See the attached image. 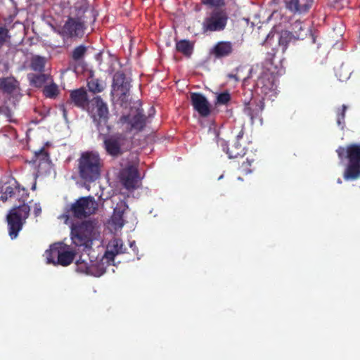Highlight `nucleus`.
Masks as SVG:
<instances>
[{
	"mask_svg": "<svg viewBox=\"0 0 360 360\" xmlns=\"http://www.w3.org/2000/svg\"><path fill=\"white\" fill-rule=\"evenodd\" d=\"M309 32V25L300 21H295L292 24L293 37L297 39H303Z\"/></svg>",
	"mask_w": 360,
	"mask_h": 360,
	"instance_id": "nucleus-22",
	"label": "nucleus"
},
{
	"mask_svg": "<svg viewBox=\"0 0 360 360\" xmlns=\"http://www.w3.org/2000/svg\"><path fill=\"white\" fill-rule=\"evenodd\" d=\"M338 182L339 184H341V183H342L341 179H338Z\"/></svg>",
	"mask_w": 360,
	"mask_h": 360,
	"instance_id": "nucleus-47",
	"label": "nucleus"
},
{
	"mask_svg": "<svg viewBox=\"0 0 360 360\" xmlns=\"http://www.w3.org/2000/svg\"><path fill=\"white\" fill-rule=\"evenodd\" d=\"M292 36V33L288 31L281 32L278 43L279 45L283 47V51H285L288 44L291 40Z\"/></svg>",
	"mask_w": 360,
	"mask_h": 360,
	"instance_id": "nucleus-32",
	"label": "nucleus"
},
{
	"mask_svg": "<svg viewBox=\"0 0 360 360\" xmlns=\"http://www.w3.org/2000/svg\"><path fill=\"white\" fill-rule=\"evenodd\" d=\"M346 105H342V112H341L340 115H338V120H337V122L339 125L341 124L342 122L344 121V118H345V112L346 110Z\"/></svg>",
	"mask_w": 360,
	"mask_h": 360,
	"instance_id": "nucleus-39",
	"label": "nucleus"
},
{
	"mask_svg": "<svg viewBox=\"0 0 360 360\" xmlns=\"http://www.w3.org/2000/svg\"><path fill=\"white\" fill-rule=\"evenodd\" d=\"M252 72V68H248L247 67H239L236 70V74H231L229 75L230 78H233L236 81L243 79V84L250 77Z\"/></svg>",
	"mask_w": 360,
	"mask_h": 360,
	"instance_id": "nucleus-27",
	"label": "nucleus"
},
{
	"mask_svg": "<svg viewBox=\"0 0 360 360\" xmlns=\"http://www.w3.org/2000/svg\"><path fill=\"white\" fill-rule=\"evenodd\" d=\"M36 156L42 155V156H49L48 152L45 150L44 147L34 152Z\"/></svg>",
	"mask_w": 360,
	"mask_h": 360,
	"instance_id": "nucleus-42",
	"label": "nucleus"
},
{
	"mask_svg": "<svg viewBox=\"0 0 360 360\" xmlns=\"http://www.w3.org/2000/svg\"><path fill=\"white\" fill-rule=\"evenodd\" d=\"M286 8L294 13L307 12L313 4V0H285Z\"/></svg>",
	"mask_w": 360,
	"mask_h": 360,
	"instance_id": "nucleus-13",
	"label": "nucleus"
},
{
	"mask_svg": "<svg viewBox=\"0 0 360 360\" xmlns=\"http://www.w3.org/2000/svg\"><path fill=\"white\" fill-rule=\"evenodd\" d=\"M233 51V45L229 41H220L217 43L212 53L217 58H223L229 56Z\"/></svg>",
	"mask_w": 360,
	"mask_h": 360,
	"instance_id": "nucleus-17",
	"label": "nucleus"
},
{
	"mask_svg": "<svg viewBox=\"0 0 360 360\" xmlns=\"http://www.w3.org/2000/svg\"><path fill=\"white\" fill-rule=\"evenodd\" d=\"M75 255L74 252L66 250V246L65 245L60 255H59L58 259L56 260V264L63 266H68L74 260Z\"/></svg>",
	"mask_w": 360,
	"mask_h": 360,
	"instance_id": "nucleus-24",
	"label": "nucleus"
},
{
	"mask_svg": "<svg viewBox=\"0 0 360 360\" xmlns=\"http://www.w3.org/2000/svg\"><path fill=\"white\" fill-rule=\"evenodd\" d=\"M191 102L194 109L202 117L210 114V105L205 96L200 94H191Z\"/></svg>",
	"mask_w": 360,
	"mask_h": 360,
	"instance_id": "nucleus-12",
	"label": "nucleus"
},
{
	"mask_svg": "<svg viewBox=\"0 0 360 360\" xmlns=\"http://www.w3.org/2000/svg\"><path fill=\"white\" fill-rule=\"evenodd\" d=\"M70 97L72 101L78 107L84 108L88 104L87 94L83 89L72 91Z\"/></svg>",
	"mask_w": 360,
	"mask_h": 360,
	"instance_id": "nucleus-21",
	"label": "nucleus"
},
{
	"mask_svg": "<svg viewBox=\"0 0 360 360\" xmlns=\"http://www.w3.org/2000/svg\"><path fill=\"white\" fill-rule=\"evenodd\" d=\"M88 86L89 90L94 93L101 92L105 88L104 84L96 79H91L89 81Z\"/></svg>",
	"mask_w": 360,
	"mask_h": 360,
	"instance_id": "nucleus-31",
	"label": "nucleus"
},
{
	"mask_svg": "<svg viewBox=\"0 0 360 360\" xmlns=\"http://www.w3.org/2000/svg\"><path fill=\"white\" fill-rule=\"evenodd\" d=\"M27 162L37 166V176L49 174L53 167L51 159H32Z\"/></svg>",
	"mask_w": 360,
	"mask_h": 360,
	"instance_id": "nucleus-16",
	"label": "nucleus"
},
{
	"mask_svg": "<svg viewBox=\"0 0 360 360\" xmlns=\"http://www.w3.org/2000/svg\"><path fill=\"white\" fill-rule=\"evenodd\" d=\"M98 204L94 197H81L73 202L67 212L75 218L82 219L96 213Z\"/></svg>",
	"mask_w": 360,
	"mask_h": 360,
	"instance_id": "nucleus-3",
	"label": "nucleus"
},
{
	"mask_svg": "<svg viewBox=\"0 0 360 360\" xmlns=\"http://www.w3.org/2000/svg\"><path fill=\"white\" fill-rule=\"evenodd\" d=\"M129 92V84L127 83L119 84L117 81L115 79L112 86V94L113 96L119 97L122 101L127 96Z\"/></svg>",
	"mask_w": 360,
	"mask_h": 360,
	"instance_id": "nucleus-25",
	"label": "nucleus"
},
{
	"mask_svg": "<svg viewBox=\"0 0 360 360\" xmlns=\"http://www.w3.org/2000/svg\"><path fill=\"white\" fill-rule=\"evenodd\" d=\"M98 154L96 153H93L91 151H86V152H84L82 154V156L81 158H98Z\"/></svg>",
	"mask_w": 360,
	"mask_h": 360,
	"instance_id": "nucleus-40",
	"label": "nucleus"
},
{
	"mask_svg": "<svg viewBox=\"0 0 360 360\" xmlns=\"http://www.w3.org/2000/svg\"><path fill=\"white\" fill-rule=\"evenodd\" d=\"M202 2L210 6H219L224 3V0H202Z\"/></svg>",
	"mask_w": 360,
	"mask_h": 360,
	"instance_id": "nucleus-37",
	"label": "nucleus"
},
{
	"mask_svg": "<svg viewBox=\"0 0 360 360\" xmlns=\"http://www.w3.org/2000/svg\"><path fill=\"white\" fill-rule=\"evenodd\" d=\"M5 194L8 195L10 197H11L13 194V188H11V186L6 187Z\"/></svg>",
	"mask_w": 360,
	"mask_h": 360,
	"instance_id": "nucleus-44",
	"label": "nucleus"
},
{
	"mask_svg": "<svg viewBox=\"0 0 360 360\" xmlns=\"http://www.w3.org/2000/svg\"><path fill=\"white\" fill-rule=\"evenodd\" d=\"M269 65L272 66V62L266 63V67L261 72L256 82L257 91L264 95L274 94L277 87L274 75L275 72L271 70V67H268Z\"/></svg>",
	"mask_w": 360,
	"mask_h": 360,
	"instance_id": "nucleus-4",
	"label": "nucleus"
},
{
	"mask_svg": "<svg viewBox=\"0 0 360 360\" xmlns=\"http://www.w3.org/2000/svg\"><path fill=\"white\" fill-rule=\"evenodd\" d=\"M141 179L136 165H127L119 173L121 184L128 191H134L139 188L141 184Z\"/></svg>",
	"mask_w": 360,
	"mask_h": 360,
	"instance_id": "nucleus-6",
	"label": "nucleus"
},
{
	"mask_svg": "<svg viewBox=\"0 0 360 360\" xmlns=\"http://www.w3.org/2000/svg\"><path fill=\"white\" fill-rule=\"evenodd\" d=\"M84 23L80 20L70 18L63 27L58 29V32L63 37H77L83 34Z\"/></svg>",
	"mask_w": 360,
	"mask_h": 360,
	"instance_id": "nucleus-9",
	"label": "nucleus"
},
{
	"mask_svg": "<svg viewBox=\"0 0 360 360\" xmlns=\"http://www.w3.org/2000/svg\"><path fill=\"white\" fill-rule=\"evenodd\" d=\"M0 112L9 119H11L12 117V112L11 110L6 105H2L0 107Z\"/></svg>",
	"mask_w": 360,
	"mask_h": 360,
	"instance_id": "nucleus-38",
	"label": "nucleus"
},
{
	"mask_svg": "<svg viewBox=\"0 0 360 360\" xmlns=\"http://www.w3.org/2000/svg\"><path fill=\"white\" fill-rule=\"evenodd\" d=\"M244 155V154H241V153H237V154H236V156H238V155L241 156V155Z\"/></svg>",
	"mask_w": 360,
	"mask_h": 360,
	"instance_id": "nucleus-45",
	"label": "nucleus"
},
{
	"mask_svg": "<svg viewBox=\"0 0 360 360\" xmlns=\"http://www.w3.org/2000/svg\"><path fill=\"white\" fill-rule=\"evenodd\" d=\"M30 206L22 204L12 208L6 216L8 234L11 239L18 237L19 232L22 229L26 219L29 217Z\"/></svg>",
	"mask_w": 360,
	"mask_h": 360,
	"instance_id": "nucleus-1",
	"label": "nucleus"
},
{
	"mask_svg": "<svg viewBox=\"0 0 360 360\" xmlns=\"http://www.w3.org/2000/svg\"><path fill=\"white\" fill-rule=\"evenodd\" d=\"M44 80V75H39L36 77L35 79H32V81L37 85H40Z\"/></svg>",
	"mask_w": 360,
	"mask_h": 360,
	"instance_id": "nucleus-41",
	"label": "nucleus"
},
{
	"mask_svg": "<svg viewBox=\"0 0 360 360\" xmlns=\"http://www.w3.org/2000/svg\"><path fill=\"white\" fill-rule=\"evenodd\" d=\"M242 136H243V134H242V133H240V134H239V135H238V138H240V137H241Z\"/></svg>",
	"mask_w": 360,
	"mask_h": 360,
	"instance_id": "nucleus-46",
	"label": "nucleus"
},
{
	"mask_svg": "<svg viewBox=\"0 0 360 360\" xmlns=\"http://www.w3.org/2000/svg\"><path fill=\"white\" fill-rule=\"evenodd\" d=\"M101 159H79L78 169L81 179L92 182L100 176Z\"/></svg>",
	"mask_w": 360,
	"mask_h": 360,
	"instance_id": "nucleus-5",
	"label": "nucleus"
},
{
	"mask_svg": "<svg viewBox=\"0 0 360 360\" xmlns=\"http://www.w3.org/2000/svg\"><path fill=\"white\" fill-rule=\"evenodd\" d=\"M91 268H90V276L99 277L102 276L108 266L112 264L111 262H108L106 259H104V256L96 261L90 260Z\"/></svg>",
	"mask_w": 360,
	"mask_h": 360,
	"instance_id": "nucleus-14",
	"label": "nucleus"
},
{
	"mask_svg": "<svg viewBox=\"0 0 360 360\" xmlns=\"http://www.w3.org/2000/svg\"><path fill=\"white\" fill-rule=\"evenodd\" d=\"M46 63V58L39 56H34L32 58L30 66L34 71L42 72Z\"/></svg>",
	"mask_w": 360,
	"mask_h": 360,
	"instance_id": "nucleus-29",
	"label": "nucleus"
},
{
	"mask_svg": "<svg viewBox=\"0 0 360 360\" xmlns=\"http://www.w3.org/2000/svg\"><path fill=\"white\" fill-rule=\"evenodd\" d=\"M58 93V87L55 84L48 85L44 89V94L46 97L52 98Z\"/></svg>",
	"mask_w": 360,
	"mask_h": 360,
	"instance_id": "nucleus-33",
	"label": "nucleus"
},
{
	"mask_svg": "<svg viewBox=\"0 0 360 360\" xmlns=\"http://www.w3.org/2000/svg\"><path fill=\"white\" fill-rule=\"evenodd\" d=\"M65 247L63 243H56L50 246L49 250L46 251V256L48 264L56 265V260L58 259L62 250Z\"/></svg>",
	"mask_w": 360,
	"mask_h": 360,
	"instance_id": "nucleus-18",
	"label": "nucleus"
},
{
	"mask_svg": "<svg viewBox=\"0 0 360 360\" xmlns=\"http://www.w3.org/2000/svg\"><path fill=\"white\" fill-rule=\"evenodd\" d=\"M0 87L5 92L10 94L18 87V82L13 77L4 78L0 81Z\"/></svg>",
	"mask_w": 360,
	"mask_h": 360,
	"instance_id": "nucleus-28",
	"label": "nucleus"
},
{
	"mask_svg": "<svg viewBox=\"0 0 360 360\" xmlns=\"http://www.w3.org/2000/svg\"><path fill=\"white\" fill-rule=\"evenodd\" d=\"M41 212V209L39 206V205H35L34 209V213L35 216H39Z\"/></svg>",
	"mask_w": 360,
	"mask_h": 360,
	"instance_id": "nucleus-43",
	"label": "nucleus"
},
{
	"mask_svg": "<svg viewBox=\"0 0 360 360\" xmlns=\"http://www.w3.org/2000/svg\"><path fill=\"white\" fill-rule=\"evenodd\" d=\"M340 158H360V144H351L337 150Z\"/></svg>",
	"mask_w": 360,
	"mask_h": 360,
	"instance_id": "nucleus-19",
	"label": "nucleus"
},
{
	"mask_svg": "<svg viewBox=\"0 0 360 360\" xmlns=\"http://www.w3.org/2000/svg\"><path fill=\"white\" fill-rule=\"evenodd\" d=\"M126 140L122 136H113L104 139L105 148L109 155L112 156L121 153Z\"/></svg>",
	"mask_w": 360,
	"mask_h": 360,
	"instance_id": "nucleus-11",
	"label": "nucleus"
},
{
	"mask_svg": "<svg viewBox=\"0 0 360 360\" xmlns=\"http://www.w3.org/2000/svg\"><path fill=\"white\" fill-rule=\"evenodd\" d=\"M230 99L231 96L227 91L217 94V104H226L230 101Z\"/></svg>",
	"mask_w": 360,
	"mask_h": 360,
	"instance_id": "nucleus-35",
	"label": "nucleus"
},
{
	"mask_svg": "<svg viewBox=\"0 0 360 360\" xmlns=\"http://www.w3.org/2000/svg\"><path fill=\"white\" fill-rule=\"evenodd\" d=\"M227 20V15L224 12L214 11L204 19L202 30L204 32L223 30L226 27Z\"/></svg>",
	"mask_w": 360,
	"mask_h": 360,
	"instance_id": "nucleus-7",
	"label": "nucleus"
},
{
	"mask_svg": "<svg viewBox=\"0 0 360 360\" xmlns=\"http://www.w3.org/2000/svg\"><path fill=\"white\" fill-rule=\"evenodd\" d=\"M120 123L126 130H141L144 127L145 119L141 110L136 109L134 111L132 110L129 115L122 116L120 120Z\"/></svg>",
	"mask_w": 360,
	"mask_h": 360,
	"instance_id": "nucleus-8",
	"label": "nucleus"
},
{
	"mask_svg": "<svg viewBox=\"0 0 360 360\" xmlns=\"http://www.w3.org/2000/svg\"><path fill=\"white\" fill-rule=\"evenodd\" d=\"M93 105H95L96 112L100 119L105 121L108 115V108L107 104L103 101V100L96 96L92 100Z\"/></svg>",
	"mask_w": 360,
	"mask_h": 360,
	"instance_id": "nucleus-23",
	"label": "nucleus"
},
{
	"mask_svg": "<svg viewBox=\"0 0 360 360\" xmlns=\"http://www.w3.org/2000/svg\"><path fill=\"white\" fill-rule=\"evenodd\" d=\"M349 163L344 173L346 180H354L360 176V159H349Z\"/></svg>",
	"mask_w": 360,
	"mask_h": 360,
	"instance_id": "nucleus-15",
	"label": "nucleus"
},
{
	"mask_svg": "<svg viewBox=\"0 0 360 360\" xmlns=\"http://www.w3.org/2000/svg\"><path fill=\"white\" fill-rule=\"evenodd\" d=\"M128 208V205L124 202H121L117 204V207L114 209L113 215L112 217V222L115 226L122 228L124 224V219L123 217L125 210Z\"/></svg>",
	"mask_w": 360,
	"mask_h": 360,
	"instance_id": "nucleus-20",
	"label": "nucleus"
},
{
	"mask_svg": "<svg viewBox=\"0 0 360 360\" xmlns=\"http://www.w3.org/2000/svg\"><path fill=\"white\" fill-rule=\"evenodd\" d=\"M101 127V123L98 124V130H101L100 127Z\"/></svg>",
	"mask_w": 360,
	"mask_h": 360,
	"instance_id": "nucleus-48",
	"label": "nucleus"
},
{
	"mask_svg": "<svg viewBox=\"0 0 360 360\" xmlns=\"http://www.w3.org/2000/svg\"><path fill=\"white\" fill-rule=\"evenodd\" d=\"M96 224L93 221H84L71 226V239L77 246L90 247L94 238Z\"/></svg>",
	"mask_w": 360,
	"mask_h": 360,
	"instance_id": "nucleus-2",
	"label": "nucleus"
},
{
	"mask_svg": "<svg viewBox=\"0 0 360 360\" xmlns=\"http://www.w3.org/2000/svg\"><path fill=\"white\" fill-rule=\"evenodd\" d=\"M176 49L186 56H190L193 51V44L188 40H181L176 43Z\"/></svg>",
	"mask_w": 360,
	"mask_h": 360,
	"instance_id": "nucleus-30",
	"label": "nucleus"
},
{
	"mask_svg": "<svg viewBox=\"0 0 360 360\" xmlns=\"http://www.w3.org/2000/svg\"><path fill=\"white\" fill-rule=\"evenodd\" d=\"M8 30L0 27V46L4 44L9 39Z\"/></svg>",
	"mask_w": 360,
	"mask_h": 360,
	"instance_id": "nucleus-36",
	"label": "nucleus"
},
{
	"mask_svg": "<svg viewBox=\"0 0 360 360\" xmlns=\"http://www.w3.org/2000/svg\"><path fill=\"white\" fill-rule=\"evenodd\" d=\"M86 52V47L84 46H79L75 48L72 52V58L75 60H78L83 58Z\"/></svg>",
	"mask_w": 360,
	"mask_h": 360,
	"instance_id": "nucleus-34",
	"label": "nucleus"
},
{
	"mask_svg": "<svg viewBox=\"0 0 360 360\" xmlns=\"http://www.w3.org/2000/svg\"><path fill=\"white\" fill-rule=\"evenodd\" d=\"M125 248L121 239L115 238L110 240L107 245L106 250L103 255L107 261L114 262L116 255L124 253Z\"/></svg>",
	"mask_w": 360,
	"mask_h": 360,
	"instance_id": "nucleus-10",
	"label": "nucleus"
},
{
	"mask_svg": "<svg viewBox=\"0 0 360 360\" xmlns=\"http://www.w3.org/2000/svg\"><path fill=\"white\" fill-rule=\"evenodd\" d=\"M84 255H82L76 262L77 271L80 273H84L87 275H90L91 262L89 255H86V258H84Z\"/></svg>",
	"mask_w": 360,
	"mask_h": 360,
	"instance_id": "nucleus-26",
	"label": "nucleus"
}]
</instances>
